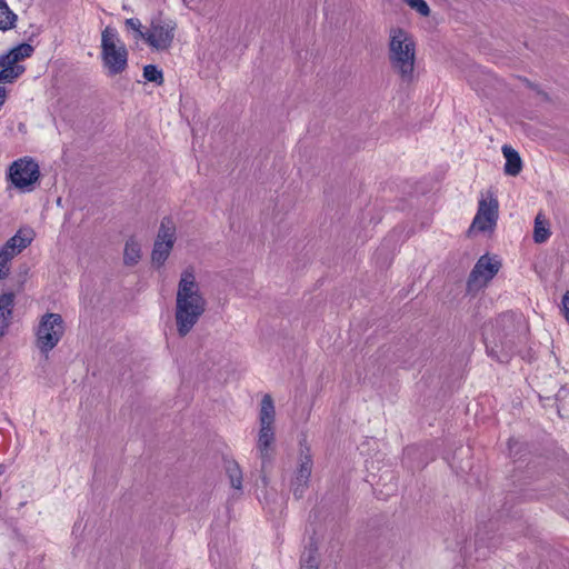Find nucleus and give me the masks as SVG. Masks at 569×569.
I'll return each mask as SVG.
<instances>
[{"label": "nucleus", "mask_w": 569, "mask_h": 569, "mask_svg": "<svg viewBox=\"0 0 569 569\" xmlns=\"http://www.w3.org/2000/svg\"><path fill=\"white\" fill-rule=\"evenodd\" d=\"M207 301L192 268H186L178 282L174 319L180 337H186L204 313Z\"/></svg>", "instance_id": "1"}, {"label": "nucleus", "mask_w": 569, "mask_h": 569, "mask_svg": "<svg viewBox=\"0 0 569 569\" xmlns=\"http://www.w3.org/2000/svg\"><path fill=\"white\" fill-rule=\"evenodd\" d=\"M417 60L413 34L405 28L391 27L388 31V61L392 71L405 82H412Z\"/></svg>", "instance_id": "2"}, {"label": "nucleus", "mask_w": 569, "mask_h": 569, "mask_svg": "<svg viewBox=\"0 0 569 569\" xmlns=\"http://www.w3.org/2000/svg\"><path fill=\"white\" fill-rule=\"evenodd\" d=\"M258 422L256 451L264 468L271 463L276 453V408L272 397L268 393L261 399Z\"/></svg>", "instance_id": "3"}, {"label": "nucleus", "mask_w": 569, "mask_h": 569, "mask_svg": "<svg viewBox=\"0 0 569 569\" xmlns=\"http://www.w3.org/2000/svg\"><path fill=\"white\" fill-rule=\"evenodd\" d=\"M101 58L108 76H117L127 69L128 51L113 28L107 27L101 33Z\"/></svg>", "instance_id": "4"}, {"label": "nucleus", "mask_w": 569, "mask_h": 569, "mask_svg": "<svg viewBox=\"0 0 569 569\" xmlns=\"http://www.w3.org/2000/svg\"><path fill=\"white\" fill-rule=\"evenodd\" d=\"M6 178L18 191L31 192L40 182V166L32 157L19 158L9 166Z\"/></svg>", "instance_id": "5"}, {"label": "nucleus", "mask_w": 569, "mask_h": 569, "mask_svg": "<svg viewBox=\"0 0 569 569\" xmlns=\"http://www.w3.org/2000/svg\"><path fill=\"white\" fill-rule=\"evenodd\" d=\"M177 28L174 19L158 13L150 19L149 26L146 28L144 42L153 50L166 51L174 41Z\"/></svg>", "instance_id": "6"}, {"label": "nucleus", "mask_w": 569, "mask_h": 569, "mask_svg": "<svg viewBox=\"0 0 569 569\" xmlns=\"http://www.w3.org/2000/svg\"><path fill=\"white\" fill-rule=\"evenodd\" d=\"M36 346L41 353L48 356L64 335V322L59 313H44L36 328Z\"/></svg>", "instance_id": "7"}, {"label": "nucleus", "mask_w": 569, "mask_h": 569, "mask_svg": "<svg viewBox=\"0 0 569 569\" xmlns=\"http://www.w3.org/2000/svg\"><path fill=\"white\" fill-rule=\"evenodd\" d=\"M499 217V202L491 192L481 193L476 216L468 229L469 236L493 233Z\"/></svg>", "instance_id": "8"}, {"label": "nucleus", "mask_w": 569, "mask_h": 569, "mask_svg": "<svg viewBox=\"0 0 569 569\" xmlns=\"http://www.w3.org/2000/svg\"><path fill=\"white\" fill-rule=\"evenodd\" d=\"M33 47L29 43H20L9 52L0 54V84L16 82L26 71L21 61L31 57Z\"/></svg>", "instance_id": "9"}, {"label": "nucleus", "mask_w": 569, "mask_h": 569, "mask_svg": "<svg viewBox=\"0 0 569 569\" xmlns=\"http://www.w3.org/2000/svg\"><path fill=\"white\" fill-rule=\"evenodd\" d=\"M176 224L171 218L161 220L157 238L151 251V263L156 268H161L168 260L176 242Z\"/></svg>", "instance_id": "10"}, {"label": "nucleus", "mask_w": 569, "mask_h": 569, "mask_svg": "<svg viewBox=\"0 0 569 569\" xmlns=\"http://www.w3.org/2000/svg\"><path fill=\"white\" fill-rule=\"evenodd\" d=\"M500 267L501 262L497 257H491L488 254L481 256L469 276V290L478 291L486 287L488 282L498 273Z\"/></svg>", "instance_id": "11"}, {"label": "nucleus", "mask_w": 569, "mask_h": 569, "mask_svg": "<svg viewBox=\"0 0 569 569\" xmlns=\"http://www.w3.org/2000/svg\"><path fill=\"white\" fill-rule=\"evenodd\" d=\"M316 527L315 522H310L306 529L309 537L305 551L301 556V569H319L320 553Z\"/></svg>", "instance_id": "12"}, {"label": "nucleus", "mask_w": 569, "mask_h": 569, "mask_svg": "<svg viewBox=\"0 0 569 569\" xmlns=\"http://www.w3.org/2000/svg\"><path fill=\"white\" fill-rule=\"evenodd\" d=\"M507 337L486 336V346L488 352L500 362L508 361L511 353V341Z\"/></svg>", "instance_id": "13"}, {"label": "nucleus", "mask_w": 569, "mask_h": 569, "mask_svg": "<svg viewBox=\"0 0 569 569\" xmlns=\"http://www.w3.org/2000/svg\"><path fill=\"white\" fill-rule=\"evenodd\" d=\"M311 459L309 456H305L301 458L299 468L297 470L293 483H292V490L293 495L297 498L302 497L305 489L307 487V483L309 481L310 475H311Z\"/></svg>", "instance_id": "14"}, {"label": "nucleus", "mask_w": 569, "mask_h": 569, "mask_svg": "<svg viewBox=\"0 0 569 569\" xmlns=\"http://www.w3.org/2000/svg\"><path fill=\"white\" fill-rule=\"evenodd\" d=\"M32 239V230H19L12 238L7 241L2 249L11 254V257H16L31 243Z\"/></svg>", "instance_id": "15"}, {"label": "nucleus", "mask_w": 569, "mask_h": 569, "mask_svg": "<svg viewBox=\"0 0 569 569\" xmlns=\"http://www.w3.org/2000/svg\"><path fill=\"white\" fill-rule=\"evenodd\" d=\"M142 258V244L139 239L134 236L129 237L126 240L123 248V263L128 267H132L139 263Z\"/></svg>", "instance_id": "16"}, {"label": "nucleus", "mask_w": 569, "mask_h": 569, "mask_svg": "<svg viewBox=\"0 0 569 569\" xmlns=\"http://www.w3.org/2000/svg\"><path fill=\"white\" fill-rule=\"evenodd\" d=\"M13 303L14 296L12 293H4L0 297V337L6 333L10 325Z\"/></svg>", "instance_id": "17"}, {"label": "nucleus", "mask_w": 569, "mask_h": 569, "mask_svg": "<svg viewBox=\"0 0 569 569\" xmlns=\"http://www.w3.org/2000/svg\"><path fill=\"white\" fill-rule=\"evenodd\" d=\"M502 154L506 159L505 172L508 176H517L521 171L522 161L519 153L508 144L502 146Z\"/></svg>", "instance_id": "18"}, {"label": "nucleus", "mask_w": 569, "mask_h": 569, "mask_svg": "<svg viewBox=\"0 0 569 569\" xmlns=\"http://www.w3.org/2000/svg\"><path fill=\"white\" fill-rule=\"evenodd\" d=\"M551 236L550 222L543 212H538L535 218L533 241L545 243Z\"/></svg>", "instance_id": "19"}, {"label": "nucleus", "mask_w": 569, "mask_h": 569, "mask_svg": "<svg viewBox=\"0 0 569 569\" xmlns=\"http://www.w3.org/2000/svg\"><path fill=\"white\" fill-rule=\"evenodd\" d=\"M17 16L9 9L6 0H0V30L7 31L14 27Z\"/></svg>", "instance_id": "20"}, {"label": "nucleus", "mask_w": 569, "mask_h": 569, "mask_svg": "<svg viewBox=\"0 0 569 569\" xmlns=\"http://www.w3.org/2000/svg\"><path fill=\"white\" fill-rule=\"evenodd\" d=\"M227 475L230 479V483L234 489L240 490L242 487V472L238 463L229 462L227 466Z\"/></svg>", "instance_id": "21"}, {"label": "nucleus", "mask_w": 569, "mask_h": 569, "mask_svg": "<svg viewBox=\"0 0 569 569\" xmlns=\"http://www.w3.org/2000/svg\"><path fill=\"white\" fill-rule=\"evenodd\" d=\"M124 24H126V28L128 30H131L133 32V39L136 41H139V40H143L144 41V39H146V36H144L146 28L142 27V23H141V21L139 19H137V18L126 19Z\"/></svg>", "instance_id": "22"}, {"label": "nucleus", "mask_w": 569, "mask_h": 569, "mask_svg": "<svg viewBox=\"0 0 569 569\" xmlns=\"http://www.w3.org/2000/svg\"><path fill=\"white\" fill-rule=\"evenodd\" d=\"M143 77L147 81L161 84L163 82V74L160 69L153 64H148L143 68Z\"/></svg>", "instance_id": "23"}, {"label": "nucleus", "mask_w": 569, "mask_h": 569, "mask_svg": "<svg viewBox=\"0 0 569 569\" xmlns=\"http://www.w3.org/2000/svg\"><path fill=\"white\" fill-rule=\"evenodd\" d=\"M412 11L421 17H429L430 7L426 0H402Z\"/></svg>", "instance_id": "24"}, {"label": "nucleus", "mask_w": 569, "mask_h": 569, "mask_svg": "<svg viewBox=\"0 0 569 569\" xmlns=\"http://www.w3.org/2000/svg\"><path fill=\"white\" fill-rule=\"evenodd\" d=\"M13 257L9 254L3 249L0 250V279H3L8 276L9 272V262L11 261Z\"/></svg>", "instance_id": "25"}, {"label": "nucleus", "mask_w": 569, "mask_h": 569, "mask_svg": "<svg viewBox=\"0 0 569 569\" xmlns=\"http://www.w3.org/2000/svg\"><path fill=\"white\" fill-rule=\"evenodd\" d=\"M561 310L567 321H569V290L565 292L561 300Z\"/></svg>", "instance_id": "26"}]
</instances>
